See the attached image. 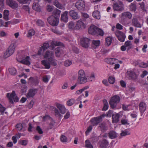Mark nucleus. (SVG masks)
<instances>
[{"mask_svg": "<svg viewBox=\"0 0 148 148\" xmlns=\"http://www.w3.org/2000/svg\"><path fill=\"white\" fill-rule=\"evenodd\" d=\"M89 34L93 35H99L103 36L104 32L101 29H99L94 25H91L88 29Z\"/></svg>", "mask_w": 148, "mask_h": 148, "instance_id": "f257e3e1", "label": "nucleus"}, {"mask_svg": "<svg viewBox=\"0 0 148 148\" xmlns=\"http://www.w3.org/2000/svg\"><path fill=\"white\" fill-rule=\"evenodd\" d=\"M119 21L120 23L124 25H126L125 22L127 18L131 19L132 17V14L129 12H123L119 15Z\"/></svg>", "mask_w": 148, "mask_h": 148, "instance_id": "f03ea898", "label": "nucleus"}, {"mask_svg": "<svg viewBox=\"0 0 148 148\" xmlns=\"http://www.w3.org/2000/svg\"><path fill=\"white\" fill-rule=\"evenodd\" d=\"M16 41H12L11 44L7 49L4 54V57L6 58L12 55L14 53L16 47Z\"/></svg>", "mask_w": 148, "mask_h": 148, "instance_id": "7ed1b4c3", "label": "nucleus"}, {"mask_svg": "<svg viewBox=\"0 0 148 148\" xmlns=\"http://www.w3.org/2000/svg\"><path fill=\"white\" fill-rule=\"evenodd\" d=\"M44 57L47 58L52 65L56 66L57 65L56 60L54 59L53 52L51 51H47L44 55Z\"/></svg>", "mask_w": 148, "mask_h": 148, "instance_id": "20e7f679", "label": "nucleus"}, {"mask_svg": "<svg viewBox=\"0 0 148 148\" xmlns=\"http://www.w3.org/2000/svg\"><path fill=\"white\" fill-rule=\"evenodd\" d=\"M120 100V97L117 95H114L111 97L109 102L111 108H116L117 104L119 103Z\"/></svg>", "mask_w": 148, "mask_h": 148, "instance_id": "39448f33", "label": "nucleus"}, {"mask_svg": "<svg viewBox=\"0 0 148 148\" xmlns=\"http://www.w3.org/2000/svg\"><path fill=\"white\" fill-rule=\"evenodd\" d=\"M6 96L8 99L9 102L12 104L14 103V101L17 102L18 101L17 95L16 94L14 90H13L11 93H7Z\"/></svg>", "mask_w": 148, "mask_h": 148, "instance_id": "423d86ee", "label": "nucleus"}, {"mask_svg": "<svg viewBox=\"0 0 148 148\" xmlns=\"http://www.w3.org/2000/svg\"><path fill=\"white\" fill-rule=\"evenodd\" d=\"M47 20L49 23L53 26H57L58 24L59 19L53 15L48 17Z\"/></svg>", "mask_w": 148, "mask_h": 148, "instance_id": "0eeeda50", "label": "nucleus"}, {"mask_svg": "<svg viewBox=\"0 0 148 148\" xmlns=\"http://www.w3.org/2000/svg\"><path fill=\"white\" fill-rule=\"evenodd\" d=\"M90 39L88 38L83 37L81 38L80 43L82 47L87 48L90 45Z\"/></svg>", "mask_w": 148, "mask_h": 148, "instance_id": "6e6552de", "label": "nucleus"}, {"mask_svg": "<svg viewBox=\"0 0 148 148\" xmlns=\"http://www.w3.org/2000/svg\"><path fill=\"white\" fill-rule=\"evenodd\" d=\"M114 10L116 11H121L124 10V5L123 3L120 1H118L114 5Z\"/></svg>", "mask_w": 148, "mask_h": 148, "instance_id": "1a4fd4ad", "label": "nucleus"}, {"mask_svg": "<svg viewBox=\"0 0 148 148\" xmlns=\"http://www.w3.org/2000/svg\"><path fill=\"white\" fill-rule=\"evenodd\" d=\"M127 74L130 79L135 80L137 78V75L135 74L133 69H129L128 70Z\"/></svg>", "mask_w": 148, "mask_h": 148, "instance_id": "9d476101", "label": "nucleus"}, {"mask_svg": "<svg viewBox=\"0 0 148 148\" xmlns=\"http://www.w3.org/2000/svg\"><path fill=\"white\" fill-rule=\"evenodd\" d=\"M86 27L85 24L81 20H79L77 22L75 29L76 30H82Z\"/></svg>", "mask_w": 148, "mask_h": 148, "instance_id": "9b49d317", "label": "nucleus"}, {"mask_svg": "<svg viewBox=\"0 0 148 148\" xmlns=\"http://www.w3.org/2000/svg\"><path fill=\"white\" fill-rule=\"evenodd\" d=\"M102 121L101 116H99L91 119L90 121L91 124L93 126L97 125Z\"/></svg>", "mask_w": 148, "mask_h": 148, "instance_id": "f8f14e48", "label": "nucleus"}, {"mask_svg": "<svg viewBox=\"0 0 148 148\" xmlns=\"http://www.w3.org/2000/svg\"><path fill=\"white\" fill-rule=\"evenodd\" d=\"M139 110L140 113V116H142L147 108V105L143 102H140L139 105Z\"/></svg>", "mask_w": 148, "mask_h": 148, "instance_id": "ddd939ff", "label": "nucleus"}, {"mask_svg": "<svg viewBox=\"0 0 148 148\" xmlns=\"http://www.w3.org/2000/svg\"><path fill=\"white\" fill-rule=\"evenodd\" d=\"M7 5L14 9H16L18 7V4L14 0H6Z\"/></svg>", "mask_w": 148, "mask_h": 148, "instance_id": "4468645a", "label": "nucleus"}, {"mask_svg": "<svg viewBox=\"0 0 148 148\" xmlns=\"http://www.w3.org/2000/svg\"><path fill=\"white\" fill-rule=\"evenodd\" d=\"M56 106L59 110L61 114H64L68 110L64 105L59 103L56 104Z\"/></svg>", "mask_w": 148, "mask_h": 148, "instance_id": "2eb2a0df", "label": "nucleus"}, {"mask_svg": "<svg viewBox=\"0 0 148 148\" xmlns=\"http://www.w3.org/2000/svg\"><path fill=\"white\" fill-rule=\"evenodd\" d=\"M38 90L36 88H32L29 90L27 94V97L29 98L33 97L37 92Z\"/></svg>", "mask_w": 148, "mask_h": 148, "instance_id": "dca6fc26", "label": "nucleus"}, {"mask_svg": "<svg viewBox=\"0 0 148 148\" xmlns=\"http://www.w3.org/2000/svg\"><path fill=\"white\" fill-rule=\"evenodd\" d=\"M85 6V3L83 0H78L75 4V7L79 10H81L84 8Z\"/></svg>", "mask_w": 148, "mask_h": 148, "instance_id": "f3484780", "label": "nucleus"}, {"mask_svg": "<svg viewBox=\"0 0 148 148\" xmlns=\"http://www.w3.org/2000/svg\"><path fill=\"white\" fill-rule=\"evenodd\" d=\"M121 116V113L114 114L112 115V123H117L119 121V119Z\"/></svg>", "mask_w": 148, "mask_h": 148, "instance_id": "a211bd4d", "label": "nucleus"}, {"mask_svg": "<svg viewBox=\"0 0 148 148\" xmlns=\"http://www.w3.org/2000/svg\"><path fill=\"white\" fill-rule=\"evenodd\" d=\"M116 35L118 39V40L121 42H123L125 41L126 36L123 33L120 31H118Z\"/></svg>", "mask_w": 148, "mask_h": 148, "instance_id": "6ab92c4d", "label": "nucleus"}, {"mask_svg": "<svg viewBox=\"0 0 148 148\" xmlns=\"http://www.w3.org/2000/svg\"><path fill=\"white\" fill-rule=\"evenodd\" d=\"M49 47V44L48 42L44 43L43 46L40 48L38 51V54L39 55H41L43 53L44 51L47 49Z\"/></svg>", "mask_w": 148, "mask_h": 148, "instance_id": "aec40b11", "label": "nucleus"}, {"mask_svg": "<svg viewBox=\"0 0 148 148\" xmlns=\"http://www.w3.org/2000/svg\"><path fill=\"white\" fill-rule=\"evenodd\" d=\"M132 25L134 26L140 28L141 27V25L140 24L138 21L136 17H134L132 20Z\"/></svg>", "mask_w": 148, "mask_h": 148, "instance_id": "412c9836", "label": "nucleus"}, {"mask_svg": "<svg viewBox=\"0 0 148 148\" xmlns=\"http://www.w3.org/2000/svg\"><path fill=\"white\" fill-rule=\"evenodd\" d=\"M42 64L44 66L46 69H49L50 68V65L51 64L49 60H44L41 61Z\"/></svg>", "mask_w": 148, "mask_h": 148, "instance_id": "4be33fe9", "label": "nucleus"}, {"mask_svg": "<svg viewBox=\"0 0 148 148\" xmlns=\"http://www.w3.org/2000/svg\"><path fill=\"white\" fill-rule=\"evenodd\" d=\"M29 82L33 85L35 86L37 85L39 82V81L36 77H31L29 78Z\"/></svg>", "mask_w": 148, "mask_h": 148, "instance_id": "5701e85b", "label": "nucleus"}, {"mask_svg": "<svg viewBox=\"0 0 148 148\" xmlns=\"http://www.w3.org/2000/svg\"><path fill=\"white\" fill-rule=\"evenodd\" d=\"M40 0H35V1L36 2L37 1L39 2ZM33 8L34 10L38 12H40V7L38 4V2L37 3L35 2L33 3Z\"/></svg>", "mask_w": 148, "mask_h": 148, "instance_id": "b1692460", "label": "nucleus"}, {"mask_svg": "<svg viewBox=\"0 0 148 148\" xmlns=\"http://www.w3.org/2000/svg\"><path fill=\"white\" fill-rule=\"evenodd\" d=\"M69 14L73 19H76L79 18L77 13L73 10L70 11L69 12Z\"/></svg>", "mask_w": 148, "mask_h": 148, "instance_id": "393cba45", "label": "nucleus"}, {"mask_svg": "<svg viewBox=\"0 0 148 148\" xmlns=\"http://www.w3.org/2000/svg\"><path fill=\"white\" fill-rule=\"evenodd\" d=\"M68 12L67 11H65L61 15V19L62 21L64 22H67L68 20Z\"/></svg>", "mask_w": 148, "mask_h": 148, "instance_id": "a878e982", "label": "nucleus"}, {"mask_svg": "<svg viewBox=\"0 0 148 148\" xmlns=\"http://www.w3.org/2000/svg\"><path fill=\"white\" fill-rule=\"evenodd\" d=\"M20 62L23 64L29 66L31 64L29 57L27 56L25 59L21 60Z\"/></svg>", "mask_w": 148, "mask_h": 148, "instance_id": "bb28decb", "label": "nucleus"}, {"mask_svg": "<svg viewBox=\"0 0 148 148\" xmlns=\"http://www.w3.org/2000/svg\"><path fill=\"white\" fill-rule=\"evenodd\" d=\"M87 78L86 76L78 77V80L79 84H84L87 82Z\"/></svg>", "mask_w": 148, "mask_h": 148, "instance_id": "cd10ccee", "label": "nucleus"}, {"mask_svg": "<svg viewBox=\"0 0 148 148\" xmlns=\"http://www.w3.org/2000/svg\"><path fill=\"white\" fill-rule=\"evenodd\" d=\"M106 62L108 64H112L118 62V60L114 58H110L106 59Z\"/></svg>", "mask_w": 148, "mask_h": 148, "instance_id": "c85d7f7f", "label": "nucleus"}, {"mask_svg": "<svg viewBox=\"0 0 148 148\" xmlns=\"http://www.w3.org/2000/svg\"><path fill=\"white\" fill-rule=\"evenodd\" d=\"M100 44L99 40H93L92 41V47L94 49H96L99 46Z\"/></svg>", "mask_w": 148, "mask_h": 148, "instance_id": "c756f323", "label": "nucleus"}, {"mask_svg": "<svg viewBox=\"0 0 148 148\" xmlns=\"http://www.w3.org/2000/svg\"><path fill=\"white\" fill-rule=\"evenodd\" d=\"M63 46V44L60 42L56 41H53L51 43V46L53 49L55 46Z\"/></svg>", "mask_w": 148, "mask_h": 148, "instance_id": "7c9ffc66", "label": "nucleus"}, {"mask_svg": "<svg viewBox=\"0 0 148 148\" xmlns=\"http://www.w3.org/2000/svg\"><path fill=\"white\" fill-rule=\"evenodd\" d=\"M53 4L57 8L65 10V8L64 6L62 5L57 0H55L53 2Z\"/></svg>", "mask_w": 148, "mask_h": 148, "instance_id": "2f4dec72", "label": "nucleus"}, {"mask_svg": "<svg viewBox=\"0 0 148 148\" xmlns=\"http://www.w3.org/2000/svg\"><path fill=\"white\" fill-rule=\"evenodd\" d=\"M92 16L94 18L98 19H100L101 17L100 12L98 10H95L93 12Z\"/></svg>", "mask_w": 148, "mask_h": 148, "instance_id": "473e14b6", "label": "nucleus"}, {"mask_svg": "<svg viewBox=\"0 0 148 148\" xmlns=\"http://www.w3.org/2000/svg\"><path fill=\"white\" fill-rule=\"evenodd\" d=\"M74 23L73 21L69 22L68 24V28L71 30H76Z\"/></svg>", "mask_w": 148, "mask_h": 148, "instance_id": "72a5a7b5", "label": "nucleus"}, {"mask_svg": "<svg viewBox=\"0 0 148 148\" xmlns=\"http://www.w3.org/2000/svg\"><path fill=\"white\" fill-rule=\"evenodd\" d=\"M9 11L7 10L4 11L3 13V18L6 21H8L9 19Z\"/></svg>", "mask_w": 148, "mask_h": 148, "instance_id": "f704fd0d", "label": "nucleus"}, {"mask_svg": "<svg viewBox=\"0 0 148 148\" xmlns=\"http://www.w3.org/2000/svg\"><path fill=\"white\" fill-rule=\"evenodd\" d=\"M8 71L10 74L12 75H15L17 73L16 69L14 67H11L8 69Z\"/></svg>", "mask_w": 148, "mask_h": 148, "instance_id": "c9c22d12", "label": "nucleus"}, {"mask_svg": "<svg viewBox=\"0 0 148 148\" xmlns=\"http://www.w3.org/2000/svg\"><path fill=\"white\" fill-rule=\"evenodd\" d=\"M122 108L125 111H129L132 109V106L130 104L128 105L123 104Z\"/></svg>", "mask_w": 148, "mask_h": 148, "instance_id": "e433bc0d", "label": "nucleus"}, {"mask_svg": "<svg viewBox=\"0 0 148 148\" xmlns=\"http://www.w3.org/2000/svg\"><path fill=\"white\" fill-rule=\"evenodd\" d=\"M103 102L104 106L102 110L103 111H106L108 109L109 107L108 102L106 100L104 99L103 100Z\"/></svg>", "mask_w": 148, "mask_h": 148, "instance_id": "4c0bfd02", "label": "nucleus"}, {"mask_svg": "<svg viewBox=\"0 0 148 148\" xmlns=\"http://www.w3.org/2000/svg\"><path fill=\"white\" fill-rule=\"evenodd\" d=\"M112 38L111 36H108L106 38V44L108 46L111 45L112 42Z\"/></svg>", "mask_w": 148, "mask_h": 148, "instance_id": "58836bf2", "label": "nucleus"}, {"mask_svg": "<svg viewBox=\"0 0 148 148\" xmlns=\"http://www.w3.org/2000/svg\"><path fill=\"white\" fill-rule=\"evenodd\" d=\"M129 9L130 11H135L136 10V5L134 3H131L129 6Z\"/></svg>", "mask_w": 148, "mask_h": 148, "instance_id": "ea45409f", "label": "nucleus"}, {"mask_svg": "<svg viewBox=\"0 0 148 148\" xmlns=\"http://www.w3.org/2000/svg\"><path fill=\"white\" fill-rule=\"evenodd\" d=\"M109 137L111 139H113L117 137V135L114 131H111L109 134Z\"/></svg>", "mask_w": 148, "mask_h": 148, "instance_id": "a19ab883", "label": "nucleus"}, {"mask_svg": "<svg viewBox=\"0 0 148 148\" xmlns=\"http://www.w3.org/2000/svg\"><path fill=\"white\" fill-rule=\"evenodd\" d=\"M108 145V143L107 140H104L101 141L100 146L102 147L103 148L106 147Z\"/></svg>", "mask_w": 148, "mask_h": 148, "instance_id": "79ce46f5", "label": "nucleus"}, {"mask_svg": "<svg viewBox=\"0 0 148 148\" xmlns=\"http://www.w3.org/2000/svg\"><path fill=\"white\" fill-rule=\"evenodd\" d=\"M85 147L87 148H93V146L88 140H86L85 141Z\"/></svg>", "mask_w": 148, "mask_h": 148, "instance_id": "37998d69", "label": "nucleus"}, {"mask_svg": "<svg viewBox=\"0 0 148 148\" xmlns=\"http://www.w3.org/2000/svg\"><path fill=\"white\" fill-rule=\"evenodd\" d=\"M85 147L87 148H93V146L88 140H86L85 141Z\"/></svg>", "mask_w": 148, "mask_h": 148, "instance_id": "c03bdc74", "label": "nucleus"}, {"mask_svg": "<svg viewBox=\"0 0 148 148\" xmlns=\"http://www.w3.org/2000/svg\"><path fill=\"white\" fill-rule=\"evenodd\" d=\"M121 123L123 125L128 124V120L127 116H125V117L122 118L121 121Z\"/></svg>", "mask_w": 148, "mask_h": 148, "instance_id": "a18cd8bd", "label": "nucleus"}, {"mask_svg": "<svg viewBox=\"0 0 148 148\" xmlns=\"http://www.w3.org/2000/svg\"><path fill=\"white\" fill-rule=\"evenodd\" d=\"M85 76H86V74L84 70L81 69L78 72V77H84Z\"/></svg>", "mask_w": 148, "mask_h": 148, "instance_id": "49530a36", "label": "nucleus"}, {"mask_svg": "<svg viewBox=\"0 0 148 148\" xmlns=\"http://www.w3.org/2000/svg\"><path fill=\"white\" fill-rule=\"evenodd\" d=\"M62 49L60 47H58L55 49V54L57 57L60 56L61 53Z\"/></svg>", "mask_w": 148, "mask_h": 148, "instance_id": "de8ad7c7", "label": "nucleus"}, {"mask_svg": "<svg viewBox=\"0 0 148 148\" xmlns=\"http://www.w3.org/2000/svg\"><path fill=\"white\" fill-rule=\"evenodd\" d=\"M130 132L129 130H126L124 131H122L121 133V136H123L130 134Z\"/></svg>", "mask_w": 148, "mask_h": 148, "instance_id": "09e8293b", "label": "nucleus"}, {"mask_svg": "<svg viewBox=\"0 0 148 148\" xmlns=\"http://www.w3.org/2000/svg\"><path fill=\"white\" fill-rule=\"evenodd\" d=\"M49 75H46L44 76L42 78V81L45 83H47L50 78Z\"/></svg>", "mask_w": 148, "mask_h": 148, "instance_id": "8fccbe9b", "label": "nucleus"}, {"mask_svg": "<svg viewBox=\"0 0 148 148\" xmlns=\"http://www.w3.org/2000/svg\"><path fill=\"white\" fill-rule=\"evenodd\" d=\"M125 45L127 48V49H129L132 47V44L131 42L130 41H127L125 42Z\"/></svg>", "mask_w": 148, "mask_h": 148, "instance_id": "3c124183", "label": "nucleus"}, {"mask_svg": "<svg viewBox=\"0 0 148 148\" xmlns=\"http://www.w3.org/2000/svg\"><path fill=\"white\" fill-rule=\"evenodd\" d=\"M35 34V32L34 30L33 29H31L29 30L27 36L28 37H30L34 35Z\"/></svg>", "mask_w": 148, "mask_h": 148, "instance_id": "603ef678", "label": "nucleus"}, {"mask_svg": "<svg viewBox=\"0 0 148 148\" xmlns=\"http://www.w3.org/2000/svg\"><path fill=\"white\" fill-rule=\"evenodd\" d=\"M75 102V101L73 99H71L67 102L66 104L68 106H70L73 104Z\"/></svg>", "mask_w": 148, "mask_h": 148, "instance_id": "864d4df0", "label": "nucleus"}, {"mask_svg": "<svg viewBox=\"0 0 148 148\" xmlns=\"http://www.w3.org/2000/svg\"><path fill=\"white\" fill-rule=\"evenodd\" d=\"M6 109V108L0 103V112L1 113L2 115H4V111Z\"/></svg>", "mask_w": 148, "mask_h": 148, "instance_id": "5fc2aeb1", "label": "nucleus"}, {"mask_svg": "<svg viewBox=\"0 0 148 148\" xmlns=\"http://www.w3.org/2000/svg\"><path fill=\"white\" fill-rule=\"evenodd\" d=\"M4 0H0V10L2 11L4 9Z\"/></svg>", "mask_w": 148, "mask_h": 148, "instance_id": "6e6d98bb", "label": "nucleus"}, {"mask_svg": "<svg viewBox=\"0 0 148 148\" xmlns=\"http://www.w3.org/2000/svg\"><path fill=\"white\" fill-rule=\"evenodd\" d=\"M140 66L142 68H146L148 67V61L147 63H145L143 62H141L140 64Z\"/></svg>", "mask_w": 148, "mask_h": 148, "instance_id": "4d7b16f0", "label": "nucleus"}, {"mask_svg": "<svg viewBox=\"0 0 148 148\" xmlns=\"http://www.w3.org/2000/svg\"><path fill=\"white\" fill-rule=\"evenodd\" d=\"M115 78L113 76H110L108 78V81L110 83L113 84L115 82Z\"/></svg>", "mask_w": 148, "mask_h": 148, "instance_id": "13d9d810", "label": "nucleus"}, {"mask_svg": "<svg viewBox=\"0 0 148 148\" xmlns=\"http://www.w3.org/2000/svg\"><path fill=\"white\" fill-rule=\"evenodd\" d=\"M55 115L57 117H60L62 115L60 114L59 110L57 108H55Z\"/></svg>", "mask_w": 148, "mask_h": 148, "instance_id": "bf43d9fd", "label": "nucleus"}, {"mask_svg": "<svg viewBox=\"0 0 148 148\" xmlns=\"http://www.w3.org/2000/svg\"><path fill=\"white\" fill-rule=\"evenodd\" d=\"M36 24L37 25L40 26H43L44 25V22L42 20H38L36 21Z\"/></svg>", "mask_w": 148, "mask_h": 148, "instance_id": "052dcab7", "label": "nucleus"}, {"mask_svg": "<svg viewBox=\"0 0 148 148\" xmlns=\"http://www.w3.org/2000/svg\"><path fill=\"white\" fill-rule=\"evenodd\" d=\"M99 127H101V130L103 131L106 130L107 129V127L105 123H101Z\"/></svg>", "mask_w": 148, "mask_h": 148, "instance_id": "680f3d73", "label": "nucleus"}, {"mask_svg": "<svg viewBox=\"0 0 148 148\" xmlns=\"http://www.w3.org/2000/svg\"><path fill=\"white\" fill-rule=\"evenodd\" d=\"M88 79L91 81H94L95 79V76L94 73H92L88 77Z\"/></svg>", "mask_w": 148, "mask_h": 148, "instance_id": "e2e57ef3", "label": "nucleus"}, {"mask_svg": "<svg viewBox=\"0 0 148 148\" xmlns=\"http://www.w3.org/2000/svg\"><path fill=\"white\" fill-rule=\"evenodd\" d=\"M72 63L71 61L69 60H67L65 61L64 63V65L66 66H70Z\"/></svg>", "mask_w": 148, "mask_h": 148, "instance_id": "0e129e2a", "label": "nucleus"}, {"mask_svg": "<svg viewBox=\"0 0 148 148\" xmlns=\"http://www.w3.org/2000/svg\"><path fill=\"white\" fill-rule=\"evenodd\" d=\"M19 144L23 145H26L27 144V141L26 140H20Z\"/></svg>", "mask_w": 148, "mask_h": 148, "instance_id": "69168bd1", "label": "nucleus"}, {"mask_svg": "<svg viewBox=\"0 0 148 148\" xmlns=\"http://www.w3.org/2000/svg\"><path fill=\"white\" fill-rule=\"evenodd\" d=\"M60 139L61 141L63 142H66L67 140V138L64 135H62L61 136Z\"/></svg>", "mask_w": 148, "mask_h": 148, "instance_id": "338daca9", "label": "nucleus"}, {"mask_svg": "<svg viewBox=\"0 0 148 148\" xmlns=\"http://www.w3.org/2000/svg\"><path fill=\"white\" fill-rule=\"evenodd\" d=\"M66 113L64 116V119H68L70 116V112L68 111H67Z\"/></svg>", "mask_w": 148, "mask_h": 148, "instance_id": "774afa93", "label": "nucleus"}]
</instances>
